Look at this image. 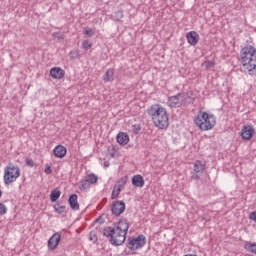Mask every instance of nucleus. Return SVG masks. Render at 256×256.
Listing matches in <instances>:
<instances>
[{"mask_svg": "<svg viewBox=\"0 0 256 256\" xmlns=\"http://www.w3.org/2000/svg\"><path fill=\"white\" fill-rule=\"evenodd\" d=\"M147 113L158 129L165 130L169 127V114L163 106L154 104L147 109Z\"/></svg>", "mask_w": 256, "mask_h": 256, "instance_id": "obj_1", "label": "nucleus"}, {"mask_svg": "<svg viewBox=\"0 0 256 256\" xmlns=\"http://www.w3.org/2000/svg\"><path fill=\"white\" fill-rule=\"evenodd\" d=\"M241 63L245 71H248V75L256 77V48L247 45L240 51Z\"/></svg>", "mask_w": 256, "mask_h": 256, "instance_id": "obj_2", "label": "nucleus"}, {"mask_svg": "<svg viewBox=\"0 0 256 256\" xmlns=\"http://www.w3.org/2000/svg\"><path fill=\"white\" fill-rule=\"evenodd\" d=\"M194 122L200 131H211V129L217 125L215 115L201 110L198 111L197 115L195 116Z\"/></svg>", "mask_w": 256, "mask_h": 256, "instance_id": "obj_3", "label": "nucleus"}, {"mask_svg": "<svg viewBox=\"0 0 256 256\" xmlns=\"http://www.w3.org/2000/svg\"><path fill=\"white\" fill-rule=\"evenodd\" d=\"M103 236L109 239V243L113 245V247H121L127 240V235L122 231L117 230V228L107 226L103 229Z\"/></svg>", "mask_w": 256, "mask_h": 256, "instance_id": "obj_4", "label": "nucleus"}, {"mask_svg": "<svg viewBox=\"0 0 256 256\" xmlns=\"http://www.w3.org/2000/svg\"><path fill=\"white\" fill-rule=\"evenodd\" d=\"M21 177V169L19 166H16L14 164H9L4 168V183L6 185H11V183H15L17 179Z\"/></svg>", "mask_w": 256, "mask_h": 256, "instance_id": "obj_5", "label": "nucleus"}, {"mask_svg": "<svg viewBox=\"0 0 256 256\" xmlns=\"http://www.w3.org/2000/svg\"><path fill=\"white\" fill-rule=\"evenodd\" d=\"M147 243V237L145 235L140 234L137 237L132 236L128 239L126 243V247L130 249V251H137V249H143L145 244Z\"/></svg>", "mask_w": 256, "mask_h": 256, "instance_id": "obj_6", "label": "nucleus"}, {"mask_svg": "<svg viewBox=\"0 0 256 256\" xmlns=\"http://www.w3.org/2000/svg\"><path fill=\"white\" fill-rule=\"evenodd\" d=\"M188 95L189 94L185 92H181L174 96H169L167 100V106L170 109H179V107H183V102L187 101Z\"/></svg>", "mask_w": 256, "mask_h": 256, "instance_id": "obj_7", "label": "nucleus"}, {"mask_svg": "<svg viewBox=\"0 0 256 256\" xmlns=\"http://www.w3.org/2000/svg\"><path fill=\"white\" fill-rule=\"evenodd\" d=\"M204 171H205V163H203L201 160H197L194 163V169L191 172V179H193L194 181H199Z\"/></svg>", "mask_w": 256, "mask_h": 256, "instance_id": "obj_8", "label": "nucleus"}, {"mask_svg": "<svg viewBox=\"0 0 256 256\" xmlns=\"http://www.w3.org/2000/svg\"><path fill=\"white\" fill-rule=\"evenodd\" d=\"M240 135L244 141H251L255 135V128L251 124H246L242 127Z\"/></svg>", "mask_w": 256, "mask_h": 256, "instance_id": "obj_9", "label": "nucleus"}, {"mask_svg": "<svg viewBox=\"0 0 256 256\" xmlns=\"http://www.w3.org/2000/svg\"><path fill=\"white\" fill-rule=\"evenodd\" d=\"M111 213L112 215H115V217H119V215L125 213V202H123L122 200H117L116 202H113Z\"/></svg>", "mask_w": 256, "mask_h": 256, "instance_id": "obj_10", "label": "nucleus"}, {"mask_svg": "<svg viewBox=\"0 0 256 256\" xmlns=\"http://www.w3.org/2000/svg\"><path fill=\"white\" fill-rule=\"evenodd\" d=\"M60 241H61V234L59 233L53 234L48 240V249H50V251H55V249H57V247L59 246Z\"/></svg>", "mask_w": 256, "mask_h": 256, "instance_id": "obj_11", "label": "nucleus"}, {"mask_svg": "<svg viewBox=\"0 0 256 256\" xmlns=\"http://www.w3.org/2000/svg\"><path fill=\"white\" fill-rule=\"evenodd\" d=\"M114 227L117 231H121L122 233L127 235V232L129 231V220L120 219Z\"/></svg>", "mask_w": 256, "mask_h": 256, "instance_id": "obj_12", "label": "nucleus"}, {"mask_svg": "<svg viewBox=\"0 0 256 256\" xmlns=\"http://www.w3.org/2000/svg\"><path fill=\"white\" fill-rule=\"evenodd\" d=\"M186 39L189 45L195 47L199 43V33L195 31H190L186 34Z\"/></svg>", "mask_w": 256, "mask_h": 256, "instance_id": "obj_13", "label": "nucleus"}, {"mask_svg": "<svg viewBox=\"0 0 256 256\" xmlns=\"http://www.w3.org/2000/svg\"><path fill=\"white\" fill-rule=\"evenodd\" d=\"M52 79H63L65 77V70L61 67H53L50 69Z\"/></svg>", "mask_w": 256, "mask_h": 256, "instance_id": "obj_14", "label": "nucleus"}, {"mask_svg": "<svg viewBox=\"0 0 256 256\" xmlns=\"http://www.w3.org/2000/svg\"><path fill=\"white\" fill-rule=\"evenodd\" d=\"M77 199H79L77 194H71L68 198V203L72 211H79V201Z\"/></svg>", "mask_w": 256, "mask_h": 256, "instance_id": "obj_15", "label": "nucleus"}, {"mask_svg": "<svg viewBox=\"0 0 256 256\" xmlns=\"http://www.w3.org/2000/svg\"><path fill=\"white\" fill-rule=\"evenodd\" d=\"M53 151L55 157H57L58 159H63V157L67 155V148H65V146L63 145L56 146Z\"/></svg>", "mask_w": 256, "mask_h": 256, "instance_id": "obj_16", "label": "nucleus"}, {"mask_svg": "<svg viewBox=\"0 0 256 256\" xmlns=\"http://www.w3.org/2000/svg\"><path fill=\"white\" fill-rule=\"evenodd\" d=\"M132 185L134 187H144L145 186V179L140 174L134 175L132 177Z\"/></svg>", "mask_w": 256, "mask_h": 256, "instance_id": "obj_17", "label": "nucleus"}, {"mask_svg": "<svg viewBox=\"0 0 256 256\" xmlns=\"http://www.w3.org/2000/svg\"><path fill=\"white\" fill-rule=\"evenodd\" d=\"M104 83H113L115 81V72L113 69H107L103 76Z\"/></svg>", "mask_w": 256, "mask_h": 256, "instance_id": "obj_18", "label": "nucleus"}, {"mask_svg": "<svg viewBox=\"0 0 256 256\" xmlns=\"http://www.w3.org/2000/svg\"><path fill=\"white\" fill-rule=\"evenodd\" d=\"M116 141L119 145H127L129 143V135L125 132H120L116 136Z\"/></svg>", "mask_w": 256, "mask_h": 256, "instance_id": "obj_19", "label": "nucleus"}, {"mask_svg": "<svg viewBox=\"0 0 256 256\" xmlns=\"http://www.w3.org/2000/svg\"><path fill=\"white\" fill-rule=\"evenodd\" d=\"M54 211L56 213H58L59 215L63 214V213H67V207L65 206V202L63 201H58L55 205H54Z\"/></svg>", "mask_w": 256, "mask_h": 256, "instance_id": "obj_20", "label": "nucleus"}, {"mask_svg": "<svg viewBox=\"0 0 256 256\" xmlns=\"http://www.w3.org/2000/svg\"><path fill=\"white\" fill-rule=\"evenodd\" d=\"M127 183V176H124L117 180L114 189H118V193H121V189L125 187V184Z\"/></svg>", "mask_w": 256, "mask_h": 256, "instance_id": "obj_21", "label": "nucleus"}, {"mask_svg": "<svg viewBox=\"0 0 256 256\" xmlns=\"http://www.w3.org/2000/svg\"><path fill=\"white\" fill-rule=\"evenodd\" d=\"M59 197H61V190L55 188L54 190L51 191V193H50V201L52 203H55L56 201H58Z\"/></svg>", "mask_w": 256, "mask_h": 256, "instance_id": "obj_22", "label": "nucleus"}, {"mask_svg": "<svg viewBox=\"0 0 256 256\" xmlns=\"http://www.w3.org/2000/svg\"><path fill=\"white\" fill-rule=\"evenodd\" d=\"M86 179L89 181L91 185H95L97 181H99V177L95 175L94 173L89 174Z\"/></svg>", "mask_w": 256, "mask_h": 256, "instance_id": "obj_23", "label": "nucleus"}, {"mask_svg": "<svg viewBox=\"0 0 256 256\" xmlns=\"http://www.w3.org/2000/svg\"><path fill=\"white\" fill-rule=\"evenodd\" d=\"M245 250L250 253H254L256 255V244H252L251 242H247L245 245Z\"/></svg>", "mask_w": 256, "mask_h": 256, "instance_id": "obj_24", "label": "nucleus"}, {"mask_svg": "<svg viewBox=\"0 0 256 256\" xmlns=\"http://www.w3.org/2000/svg\"><path fill=\"white\" fill-rule=\"evenodd\" d=\"M90 187H91V184L89 183L87 178H85L84 180L81 181L80 189L82 191H87V189H89Z\"/></svg>", "mask_w": 256, "mask_h": 256, "instance_id": "obj_25", "label": "nucleus"}, {"mask_svg": "<svg viewBox=\"0 0 256 256\" xmlns=\"http://www.w3.org/2000/svg\"><path fill=\"white\" fill-rule=\"evenodd\" d=\"M93 47V44L89 42V40H84L82 43V49L85 51H88V49H91Z\"/></svg>", "mask_w": 256, "mask_h": 256, "instance_id": "obj_26", "label": "nucleus"}, {"mask_svg": "<svg viewBox=\"0 0 256 256\" xmlns=\"http://www.w3.org/2000/svg\"><path fill=\"white\" fill-rule=\"evenodd\" d=\"M114 19L115 21H120L121 19H123V11L122 10L116 11L114 14Z\"/></svg>", "mask_w": 256, "mask_h": 256, "instance_id": "obj_27", "label": "nucleus"}, {"mask_svg": "<svg viewBox=\"0 0 256 256\" xmlns=\"http://www.w3.org/2000/svg\"><path fill=\"white\" fill-rule=\"evenodd\" d=\"M83 34L87 35L88 37H93L95 35V32L91 28H85L83 30Z\"/></svg>", "mask_w": 256, "mask_h": 256, "instance_id": "obj_28", "label": "nucleus"}, {"mask_svg": "<svg viewBox=\"0 0 256 256\" xmlns=\"http://www.w3.org/2000/svg\"><path fill=\"white\" fill-rule=\"evenodd\" d=\"M69 55L70 59H79V52L77 50H71Z\"/></svg>", "mask_w": 256, "mask_h": 256, "instance_id": "obj_29", "label": "nucleus"}, {"mask_svg": "<svg viewBox=\"0 0 256 256\" xmlns=\"http://www.w3.org/2000/svg\"><path fill=\"white\" fill-rule=\"evenodd\" d=\"M204 65H205L206 69H211V68L215 67V62L212 60H207V61H205Z\"/></svg>", "mask_w": 256, "mask_h": 256, "instance_id": "obj_30", "label": "nucleus"}, {"mask_svg": "<svg viewBox=\"0 0 256 256\" xmlns=\"http://www.w3.org/2000/svg\"><path fill=\"white\" fill-rule=\"evenodd\" d=\"M132 131L135 135H139V132L141 131V126L137 125V124H134L132 126Z\"/></svg>", "mask_w": 256, "mask_h": 256, "instance_id": "obj_31", "label": "nucleus"}, {"mask_svg": "<svg viewBox=\"0 0 256 256\" xmlns=\"http://www.w3.org/2000/svg\"><path fill=\"white\" fill-rule=\"evenodd\" d=\"M25 163H26L27 167H35V162L31 158H26Z\"/></svg>", "mask_w": 256, "mask_h": 256, "instance_id": "obj_32", "label": "nucleus"}, {"mask_svg": "<svg viewBox=\"0 0 256 256\" xmlns=\"http://www.w3.org/2000/svg\"><path fill=\"white\" fill-rule=\"evenodd\" d=\"M117 190V191H116ZM119 193H121V192H119V189H115V188H113V191H112V194H111V199L113 200V199H117V197H119Z\"/></svg>", "mask_w": 256, "mask_h": 256, "instance_id": "obj_33", "label": "nucleus"}, {"mask_svg": "<svg viewBox=\"0 0 256 256\" xmlns=\"http://www.w3.org/2000/svg\"><path fill=\"white\" fill-rule=\"evenodd\" d=\"M53 37H56V39H58L59 41H63L65 39V36L59 32H55L53 34Z\"/></svg>", "mask_w": 256, "mask_h": 256, "instance_id": "obj_34", "label": "nucleus"}, {"mask_svg": "<svg viewBox=\"0 0 256 256\" xmlns=\"http://www.w3.org/2000/svg\"><path fill=\"white\" fill-rule=\"evenodd\" d=\"M7 213V206L5 204L0 203V215H5Z\"/></svg>", "mask_w": 256, "mask_h": 256, "instance_id": "obj_35", "label": "nucleus"}, {"mask_svg": "<svg viewBox=\"0 0 256 256\" xmlns=\"http://www.w3.org/2000/svg\"><path fill=\"white\" fill-rule=\"evenodd\" d=\"M44 173H46V175H51V173H53V170L51 169V166L47 165L45 167Z\"/></svg>", "mask_w": 256, "mask_h": 256, "instance_id": "obj_36", "label": "nucleus"}, {"mask_svg": "<svg viewBox=\"0 0 256 256\" xmlns=\"http://www.w3.org/2000/svg\"><path fill=\"white\" fill-rule=\"evenodd\" d=\"M95 223H99V225H103L105 223V219H103L101 216L95 219Z\"/></svg>", "mask_w": 256, "mask_h": 256, "instance_id": "obj_37", "label": "nucleus"}, {"mask_svg": "<svg viewBox=\"0 0 256 256\" xmlns=\"http://www.w3.org/2000/svg\"><path fill=\"white\" fill-rule=\"evenodd\" d=\"M249 219H251L252 221H255L256 223V211L250 213Z\"/></svg>", "mask_w": 256, "mask_h": 256, "instance_id": "obj_38", "label": "nucleus"}, {"mask_svg": "<svg viewBox=\"0 0 256 256\" xmlns=\"http://www.w3.org/2000/svg\"><path fill=\"white\" fill-rule=\"evenodd\" d=\"M103 165H104L105 168H107V167H109V165H111V164L109 163V161H104Z\"/></svg>", "mask_w": 256, "mask_h": 256, "instance_id": "obj_39", "label": "nucleus"}, {"mask_svg": "<svg viewBox=\"0 0 256 256\" xmlns=\"http://www.w3.org/2000/svg\"><path fill=\"white\" fill-rule=\"evenodd\" d=\"M3 196V191L0 190V198Z\"/></svg>", "mask_w": 256, "mask_h": 256, "instance_id": "obj_40", "label": "nucleus"}]
</instances>
